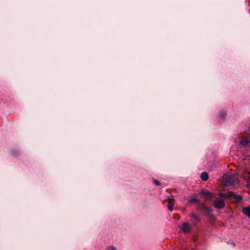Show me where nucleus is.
I'll use <instances>...</instances> for the list:
<instances>
[{
  "label": "nucleus",
  "mask_w": 250,
  "mask_h": 250,
  "mask_svg": "<svg viewBox=\"0 0 250 250\" xmlns=\"http://www.w3.org/2000/svg\"><path fill=\"white\" fill-rule=\"evenodd\" d=\"M225 186H229L234 185L236 181L235 177L232 175H225L223 177Z\"/></svg>",
  "instance_id": "1"
},
{
  "label": "nucleus",
  "mask_w": 250,
  "mask_h": 250,
  "mask_svg": "<svg viewBox=\"0 0 250 250\" xmlns=\"http://www.w3.org/2000/svg\"><path fill=\"white\" fill-rule=\"evenodd\" d=\"M212 202L214 207L217 209H222L225 206V204L222 200L216 199L213 200Z\"/></svg>",
  "instance_id": "2"
},
{
  "label": "nucleus",
  "mask_w": 250,
  "mask_h": 250,
  "mask_svg": "<svg viewBox=\"0 0 250 250\" xmlns=\"http://www.w3.org/2000/svg\"><path fill=\"white\" fill-rule=\"evenodd\" d=\"M244 173L247 175L245 176L246 178V186L249 189H250V169L248 167H245L244 169Z\"/></svg>",
  "instance_id": "3"
},
{
  "label": "nucleus",
  "mask_w": 250,
  "mask_h": 250,
  "mask_svg": "<svg viewBox=\"0 0 250 250\" xmlns=\"http://www.w3.org/2000/svg\"><path fill=\"white\" fill-rule=\"evenodd\" d=\"M190 229V225L187 223H184L181 227V230L185 233L188 232Z\"/></svg>",
  "instance_id": "4"
},
{
  "label": "nucleus",
  "mask_w": 250,
  "mask_h": 250,
  "mask_svg": "<svg viewBox=\"0 0 250 250\" xmlns=\"http://www.w3.org/2000/svg\"><path fill=\"white\" fill-rule=\"evenodd\" d=\"M250 143V138L245 137L243 138L240 141V145L243 147H246Z\"/></svg>",
  "instance_id": "5"
},
{
  "label": "nucleus",
  "mask_w": 250,
  "mask_h": 250,
  "mask_svg": "<svg viewBox=\"0 0 250 250\" xmlns=\"http://www.w3.org/2000/svg\"><path fill=\"white\" fill-rule=\"evenodd\" d=\"M167 200L168 203V205L167 206L168 209L171 211L173 209V205L174 200L172 197H167Z\"/></svg>",
  "instance_id": "6"
},
{
  "label": "nucleus",
  "mask_w": 250,
  "mask_h": 250,
  "mask_svg": "<svg viewBox=\"0 0 250 250\" xmlns=\"http://www.w3.org/2000/svg\"><path fill=\"white\" fill-rule=\"evenodd\" d=\"M201 194L205 196L206 198L208 199H212L214 197V196L212 195V194L209 191H202Z\"/></svg>",
  "instance_id": "7"
},
{
  "label": "nucleus",
  "mask_w": 250,
  "mask_h": 250,
  "mask_svg": "<svg viewBox=\"0 0 250 250\" xmlns=\"http://www.w3.org/2000/svg\"><path fill=\"white\" fill-rule=\"evenodd\" d=\"M243 213L250 218V206L242 208Z\"/></svg>",
  "instance_id": "8"
},
{
  "label": "nucleus",
  "mask_w": 250,
  "mask_h": 250,
  "mask_svg": "<svg viewBox=\"0 0 250 250\" xmlns=\"http://www.w3.org/2000/svg\"><path fill=\"white\" fill-rule=\"evenodd\" d=\"M200 178L202 179V180L206 181L208 178V174L206 172H203L201 174Z\"/></svg>",
  "instance_id": "9"
},
{
  "label": "nucleus",
  "mask_w": 250,
  "mask_h": 250,
  "mask_svg": "<svg viewBox=\"0 0 250 250\" xmlns=\"http://www.w3.org/2000/svg\"><path fill=\"white\" fill-rule=\"evenodd\" d=\"M234 199H236V202L238 203H239L242 199V196L240 195H236L234 193V196L233 197Z\"/></svg>",
  "instance_id": "10"
},
{
  "label": "nucleus",
  "mask_w": 250,
  "mask_h": 250,
  "mask_svg": "<svg viewBox=\"0 0 250 250\" xmlns=\"http://www.w3.org/2000/svg\"><path fill=\"white\" fill-rule=\"evenodd\" d=\"M205 212L208 214V215H211L212 213V210L211 209L208 207H206L205 210H204Z\"/></svg>",
  "instance_id": "11"
},
{
  "label": "nucleus",
  "mask_w": 250,
  "mask_h": 250,
  "mask_svg": "<svg viewBox=\"0 0 250 250\" xmlns=\"http://www.w3.org/2000/svg\"><path fill=\"white\" fill-rule=\"evenodd\" d=\"M189 202L190 203H199V201L197 199L196 197H190L189 198Z\"/></svg>",
  "instance_id": "12"
},
{
  "label": "nucleus",
  "mask_w": 250,
  "mask_h": 250,
  "mask_svg": "<svg viewBox=\"0 0 250 250\" xmlns=\"http://www.w3.org/2000/svg\"><path fill=\"white\" fill-rule=\"evenodd\" d=\"M234 196V192L229 191L228 193L225 194V198H230L233 197Z\"/></svg>",
  "instance_id": "13"
},
{
  "label": "nucleus",
  "mask_w": 250,
  "mask_h": 250,
  "mask_svg": "<svg viewBox=\"0 0 250 250\" xmlns=\"http://www.w3.org/2000/svg\"><path fill=\"white\" fill-rule=\"evenodd\" d=\"M226 116V112L225 111H221L219 113V118L221 119H224Z\"/></svg>",
  "instance_id": "14"
},
{
  "label": "nucleus",
  "mask_w": 250,
  "mask_h": 250,
  "mask_svg": "<svg viewBox=\"0 0 250 250\" xmlns=\"http://www.w3.org/2000/svg\"><path fill=\"white\" fill-rule=\"evenodd\" d=\"M190 216L193 217L197 221H200V217L199 216L196 215L195 214L193 213H191Z\"/></svg>",
  "instance_id": "15"
},
{
  "label": "nucleus",
  "mask_w": 250,
  "mask_h": 250,
  "mask_svg": "<svg viewBox=\"0 0 250 250\" xmlns=\"http://www.w3.org/2000/svg\"><path fill=\"white\" fill-rule=\"evenodd\" d=\"M19 151L17 150H13L12 151V154L13 156L15 157H17L19 155Z\"/></svg>",
  "instance_id": "16"
},
{
  "label": "nucleus",
  "mask_w": 250,
  "mask_h": 250,
  "mask_svg": "<svg viewBox=\"0 0 250 250\" xmlns=\"http://www.w3.org/2000/svg\"><path fill=\"white\" fill-rule=\"evenodd\" d=\"M198 204H199V209H202L203 210H205L206 206H205L203 204L201 203L200 202Z\"/></svg>",
  "instance_id": "17"
},
{
  "label": "nucleus",
  "mask_w": 250,
  "mask_h": 250,
  "mask_svg": "<svg viewBox=\"0 0 250 250\" xmlns=\"http://www.w3.org/2000/svg\"><path fill=\"white\" fill-rule=\"evenodd\" d=\"M153 183L157 186H160L161 185V183L158 180H157L154 179Z\"/></svg>",
  "instance_id": "18"
},
{
  "label": "nucleus",
  "mask_w": 250,
  "mask_h": 250,
  "mask_svg": "<svg viewBox=\"0 0 250 250\" xmlns=\"http://www.w3.org/2000/svg\"><path fill=\"white\" fill-rule=\"evenodd\" d=\"M106 250H117L116 248L113 246H109L106 248Z\"/></svg>",
  "instance_id": "19"
},
{
  "label": "nucleus",
  "mask_w": 250,
  "mask_h": 250,
  "mask_svg": "<svg viewBox=\"0 0 250 250\" xmlns=\"http://www.w3.org/2000/svg\"><path fill=\"white\" fill-rule=\"evenodd\" d=\"M225 193H219L218 195L220 197H222V198H225Z\"/></svg>",
  "instance_id": "20"
},
{
  "label": "nucleus",
  "mask_w": 250,
  "mask_h": 250,
  "mask_svg": "<svg viewBox=\"0 0 250 250\" xmlns=\"http://www.w3.org/2000/svg\"><path fill=\"white\" fill-rule=\"evenodd\" d=\"M231 245L233 247H235V244L234 242H231Z\"/></svg>",
  "instance_id": "21"
},
{
  "label": "nucleus",
  "mask_w": 250,
  "mask_h": 250,
  "mask_svg": "<svg viewBox=\"0 0 250 250\" xmlns=\"http://www.w3.org/2000/svg\"><path fill=\"white\" fill-rule=\"evenodd\" d=\"M248 134H250V128L249 129V130L247 132Z\"/></svg>",
  "instance_id": "22"
}]
</instances>
